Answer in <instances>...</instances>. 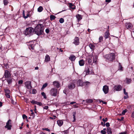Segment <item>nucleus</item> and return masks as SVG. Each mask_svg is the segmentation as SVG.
I'll return each instance as SVG.
<instances>
[{
    "instance_id": "nucleus-1",
    "label": "nucleus",
    "mask_w": 134,
    "mask_h": 134,
    "mask_svg": "<svg viewBox=\"0 0 134 134\" xmlns=\"http://www.w3.org/2000/svg\"><path fill=\"white\" fill-rule=\"evenodd\" d=\"M44 29V27L42 24H39L35 27L34 29V32L38 35L42 34Z\"/></svg>"
},
{
    "instance_id": "nucleus-59",
    "label": "nucleus",
    "mask_w": 134,
    "mask_h": 134,
    "mask_svg": "<svg viewBox=\"0 0 134 134\" xmlns=\"http://www.w3.org/2000/svg\"><path fill=\"white\" fill-rule=\"evenodd\" d=\"M23 16L24 17V16H25V12H24V10H23Z\"/></svg>"
},
{
    "instance_id": "nucleus-5",
    "label": "nucleus",
    "mask_w": 134,
    "mask_h": 134,
    "mask_svg": "<svg viewBox=\"0 0 134 134\" xmlns=\"http://www.w3.org/2000/svg\"><path fill=\"white\" fill-rule=\"evenodd\" d=\"M11 121L10 120H9L6 123V124L5 127V128H7L8 130H10L12 127V125L11 123Z\"/></svg>"
},
{
    "instance_id": "nucleus-60",
    "label": "nucleus",
    "mask_w": 134,
    "mask_h": 134,
    "mask_svg": "<svg viewBox=\"0 0 134 134\" xmlns=\"http://www.w3.org/2000/svg\"><path fill=\"white\" fill-rule=\"evenodd\" d=\"M131 116L132 118H134V111L132 114Z\"/></svg>"
},
{
    "instance_id": "nucleus-6",
    "label": "nucleus",
    "mask_w": 134,
    "mask_h": 134,
    "mask_svg": "<svg viewBox=\"0 0 134 134\" xmlns=\"http://www.w3.org/2000/svg\"><path fill=\"white\" fill-rule=\"evenodd\" d=\"M11 75L9 71L7 70L5 71L4 76L5 78L9 77L11 76Z\"/></svg>"
},
{
    "instance_id": "nucleus-61",
    "label": "nucleus",
    "mask_w": 134,
    "mask_h": 134,
    "mask_svg": "<svg viewBox=\"0 0 134 134\" xmlns=\"http://www.w3.org/2000/svg\"><path fill=\"white\" fill-rule=\"evenodd\" d=\"M120 134H127V133L126 132H124L121 133H120Z\"/></svg>"
},
{
    "instance_id": "nucleus-45",
    "label": "nucleus",
    "mask_w": 134,
    "mask_h": 134,
    "mask_svg": "<svg viewBox=\"0 0 134 134\" xmlns=\"http://www.w3.org/2000/svg\"><path fill=\"white\" fill-rule=\"evenodd\" d=\"M89 69H88L86 71V74L87 75H88L89 74Z\"/></svg>"
},
{
    "instance_id": "nucleus-37",
    "label": "nucleus",
    "mask_w": 134,
    "mask_h": 134,
    "mask_svg": "<svg viewBox=\"0 0 134 134\" xmlns=\"http://www.w3.org/2000/svg\"><path fill=\"white\" fill-rule=\"evenodd\" d=\"M3 2L5 5H6L8 3V1L7 0H4Z\"/></svg>"
},
{
    "instance_id": "nucleus-20",
    "label": "nucleus",
    "mask_w": 134,
    "mask_h": 134,
    "mask_svg": "<svg viewBox=\"0 0 134 134\" xmlns=\"http://www.w3.org/2000/svg\"><path fill=\"white\" fill-rule=\"evenodd\" d=\"M57 123L58 125L60 127L62 125L63 122L62 120H58L57 121Z\"/></svg>"
},
{
    "instance_id": "nucleus-38",
    "label": "nucleus",
    "mask_w": 134,
    "mask_h": 134,
    "mask_svg": "<svg viewBox=\"0 0 134 134\" xmlns=\"http://www.w3.org/2000/svg\"><path fill=\"white\" fill-rule=\"evenodd\" d=\"M87 60L88 63L89 64L91 63L92 61L91 59L90 58L88 59Z\"/></svg>"
},
{
    "instance_id": "nucleus-21",
    "label": "nucleus",
    "mask_w": 134,
    "mask_h": 134,
    "mask_svg": "<svg viewBox=\"0 0 134 134\" xmlns=\"http://www.w3.org/2000/svg\"><path fill=\"white\" fill-rule=\"evenodd\" d=\"M79 64L80 66H83L85 64V62L83 60H81L79 62Z\"/></svg>"
},
{
    "instance_id": "nucleus-26",
    "label": "nucleus",
    "mask_w": 134,
    "mask_h": 134,
    "mask_svg": "<svg viewBox=\"0 0 134 134\" xmlns=\"http://www.w3.org/2000/svg\"><path fill=\"white\" fill-rule=\"evenodd\" d=\"M69 4V7L70 8H71L72 9H75V7L74 5H73L71 3H70Z\"/></svg>"
},
{
    "instance_id": "nucleus-7",
    "label": "nucleus",
    "mask_w": 134,
    "mask_h": 134,
    "mask_svg": "<svg viewBox=\"0 0 134 134\" xmlns=\"http://www.w3.org/2000/svg\"><path fill=\"white\" fill-rule=\"evenodd\" d=\"M28 46H29V48L30 50H34V44L32 41H31L30 42H29L27 44Z\"/></svg>"
},
{
    "instance_id": "nucleus-39",
    "label": "nucleus",
    "mask_w": 134,
    "mask_h": 134,
    "mask_svg": "<svg viewBox=\"0 0 134 134\" xmlns=\"http://www.w3.org/2000/svg\"><path fill=\"white\" fill-rule=\"evenodd\" d=\"M103 38L102 36L99 37V42H101L103 40Z\"/></svg>"
},
{
    "instance_id": "nucleus-43",
    "label": "nucleus",
    "mask_w": 134,
    "mask_h": 134,
    "mask_svg": "<svg viewBox=\"0 0 134 134\" xmlns=\"http://www.w3.org/2000/svg\"><path fill=\"white\" fill-rule=\"evenodd\" d=\"M36 104L37 105H39V106H41L42 105V103L41 102H37Z\"/></svg>"
},
{
    "instance_id": "nucleus-62",
    "label": "nucleus",
    "mask_w": 134,
    "mask_h": 134,
    "mask_svg": "<svg viewBox=\"0 0 134 134\" xmlns=\"http://www.w3.org/2000/svg\"><path fill=\"white\" fill-rule=\"evenodd\" d=\"M74 107L75 108H77L78 107V106L77 105H76V104H74L73 105Z\"/></svg>"
},
{
    "instance_id": "nucleus-44",
    "label": "nucleus",
    "mask_w": 134,
    "mask_h": 134,
    "mask_svg": "<svg viewBox=\"0 0 134 134\" xmlns=\"http://www.w3.org/2000/svg\"><path fill=\"white\" fill-rule=\"evenodd\" d=\"M123 90L124 93L125 95H128L127 93L126 92V90L125 88L123 89Z\"/></svg>"
},
{
    "instance_id": "nucleus-32",
    "label": "nucleus",
    "mask_w": 134,
    "mask_h": 134,
    "mask_svg": "<svg viewBox=\"0 0 134 134\" xmlns=\"http://www.w3.org/2000/svg\"><path fill=\"white\" fill-rule=\"evenodd\" d=\"M126 83H127V84H129L131 82V79H126Z\"/></svg>"
},
{
    "instance_id": "nucleus-29",
    "label": "nucleus",
    "mask_w": 134,
    "mask_h": 134,
    "mask_svg": "<svg viewBox=\"0 0 134 134\" xmlns=\"http://www.w3.org/2000/svg\"><path fill=\"white\" fill-rule=\"evenodd\" d=\"M86 102L87 103H91L93 102V100L91 99H87L86 100Z\"/></svg>"
},
{
    "instance_id": "nucleus-24",
    "label": "nucleus",
    "mask_w": 134,
    "mask_h": 134,
    "mask_svg": "<svg viewBox=\"0 0 134 134\" xmlns=\"http://www.w3.org/2000/svg\"><path fill=\"white\" fill-rule=\"evenodd\" d=\"M107 133L108 134H112L111 129L110 128L108 127L107 128Z\"/></svg>"
},
{
    "instance_id": "nucleus-12",
    "label": "nucleus",
    "mask_w": 134,
    "mask_h": 134,
    "mask_svg": "<svg viewBox=\"0 0 134 134\" xmlns=\"http://www.w3.org/2000/svg\"><path fill=\"white\" fill-rule=\"evenodd\" d=\"M93 63H95V64H97V62L98 56L96 55L93 56Z\"/></svg>"
},
{
    "instance_id": "nucleus-34",
    "label": "nucleus",
    "mask_w": 134,
    "mask_h": 134,
    "mask_svg": "<svg viewBox=\"0 0 134 134\" xmlns=\"http://www.w3.org/2000/svg\"><path fill=\"white\" fill-rule=\"evenodd\" d=\"M41 94L43 97L45 99L47 98V97L45 93L44 92H42L41 93Z\"/></svg>"
},
{
    "instance_id": "nucleus-36",
    "label": "nucleus",
    "mask_w": 134,
    "mask_h": 134,
    "mask_svg": "<svg viewBox=\"0 0 134 134\" xmlns=\"http://www.w3.org/2000/svg\"><path fill=\"white\" fill-rule=\"evenodd\" d=\"M64 20L62 18H60L59 20L60 23H62L64 22Z\"/></svg>"
},
{
    "instance_id": "nucleus-52",
    "label": "nucleus",
    "mask_w": 134,
    "mask_h": 134,
    "mask_svg": "<svg viewBox=\"0 0 134 134\" xmlns=\"http://www.w3.org/2000/svg\"><path fill=\"white\" fill-rule=\"evenodd\" d=\"M105 125L107 127H108L110 126L109 123V122H107L106 123Z\"/></svg>"
},
{
    "instance_id": "nucleus-48",
    "label": "nucleus",
    "mask_w": 134,
    "mask_h": 134,
    "mask_svg": "<svg viewBox=\"0 0 134 134\" xmlns=\"http://www.w3.org/2000/svg\"><path fill=\"white\" fill-rule=\"evenodd\" d=\"M29 16V13H27V14H26V16H24V18L25 19H26V18H27Z\"/></svg>"
},
{
    "instance_id": "nucleus-8",
    "label": "nucleus",
    "mask_w": 134,
    "mask_h": 134,
    "mask_svg": "<svg viewBox=\"0 0 134 134\" xmlns=\"http://www.w3.org/2000/svg\"><path fill=\"white\" fill-rule=\"evenodd\" d=\"M25 85L26 87L28 89H30L32 88L31 85V82L28 81L26 82L25 83Z\"/></svg>"
},
{
    "instance_id": "nucleus-15",
    "label": "nucleus",
    "mask_w": 134,
    "mask_h": 134,
    "mask_svg": "<svg viewBox=\"0 0 134 134\" xmlns=\"http://www.w3.org/2000/svg\"><path fill=\"white\" fill-rule=\"evenodd\" d=\"M78 86H82L83 85V82L80 80H79L77 82Z\"/></svg>"
},
{
    "instance_id": "nucleus-28",
    "label": "nucleus",
    "mask_w": 134,
    "mask_h": 134,
    "mask_svg": "<svg viewBox=\"0 0 134 134\" xmlns=\"http://www.w3.org/2000/svg\"><path fill=\"white\" fill-rule=\"evenodd\" d=\"M43 8L42 6H40L37 9L38 11L41 12L43 10Z\"/></svg>"
},
{
    "instance_id": "nucleus-2",
    "label": "nucleus",
    "mask_w": 134,
    "mask_h": 134,
    "mask_svg": "<svg viewBox=\"0 0 134 134\" xmlns=\"http://www.w3.org/2000/svg\"><path fill=\"white\" fill-rule=\"evenodd\" d=\"M34 31V29L32 27H29L27 28L25 32V34L26 35H32Z\"/></svg>"
},
{
    "instance_id": "nucleus-17",
    "label": "nucleus",
    "mask_w": 134,
    "mask_h": 134,
    "mask_svg": "<svg viewBox=\"0 0 134 134\" xmlns=\"http://www.w3.org/2000/svg\"><path fill=\"white\" fill-rule=\"evenodd\" d=\"M110 34L109 32V31L107 30L104 34V37L105 38H109V36Z\"/></svg>"
},
{
    "instance_id": "nucleus-4",
    "label": "nucleus",
    "mask_w": 134,
    "mask_h": 134,
    "mask_svg": "<svg viewBox=\"0 0 134 134\" xmlns=\"http://www.w3.org/2000/svg\"><path fill=\"white\" fill-rule=\"evenodd\" d=\"M50 93L52 96H56L58 94L57 89L56 88L52 89L50 91Z\"/></svg>"
},
{
    "instance_id": "nucleus-18",
    "label": "nucleus",
    "mask_w": 134,
    "mask_h": 134,
    "mask_svg": "<svg viewBox=\"0 0 134 134\" xmlns=\"http://www.w3.org/2000/svg\"><path fill=\"white\" fill-rule=\"evenodd\" d=\"M53 84L54 86H55L57 88H58L60 87V84L59 83L58 81H55L53 82Z\"/></svg>"
},
{
    "instance_id": "nucleus-16",
    "label": "nucleus",
    "mask_w": 134,
    "mask_h": 134,
    "mask_svg": "<svg viewBox=\"0 0 134 134\" xmlns=\"http://www.w3.org/2000/svg\"><path fill=\"white\" fill-rule=\"evenodd\" d=\"M7 78V79L6 80L8 82V84H11L12 82V78L10 77H9Z\"/></svg>"
},
{
    "instance_id": "nucleus-54",
    "label": "nucleus",
    "mask_w": 134,
    "mask_h": 134,
    "mask_svg": "<svg viewBox=\"0 0 134 134\" xmlns=\"http://www.w3.org/2000/svg\"><path fill=\"white\" fill-rule=\"evenodd\" d=\"M23 83V81L22 80H19L18 82L19 84H22Z\"/></svg>"
},
{
    "instance_id": "nucleus-25",
    "label": "nucleus",
    "mask_w": 134,
    "mask_h": 134,
    "mask_svg": "<svg viewBox=\"0 0 134 134\" xmlns=\"http://www.w3.org/2000/svg\"><path fill=\"white\" fill-rule=\"evenodd\" d=\"M76 112H74L73 113V118H74V120L72 121L73 122H75V120H76V119H75L76 116L75 115H76Z\"/></svg>"
},
{
    "instance_id": "nucleus-55",
    "label": "nucleus",
    "mask_w": 134,
    "mask_h": 134,
    "mask_svg": "<svg viewBox=\"0 0 134 134\" xmlns=\"http://www.w3.org/2000/svg\"><path fill=\"white\" fill-rule=\"evenodd\" d=\"M46 32L47 33H48L49 32V29H46Z\"/></svg>"
},
{
    "instance_id": "nucleus-58",
    "label": "nucleus",
    "mask_w": 134,
    "mask_h": 134,
    "mask_svg": "<svg viewBox=\"0 0 134 134\" xmlns=\"http://www.w3.org/2000/svg\"><path fill=\"white\" fill-rule=\"evenodd\" d=\"M126 96H124V98L125 99H126L128 98L129 96L128 95H126Z\"/></svg>"
},
{
    "instance_id": "nucleus-63",
    "label": "nucleus",
    "mask_w": 134,
    "mask_h": 134,
    "mask_svg": "<svg viewBox=\"0 0 134 134\" xmlns=\"http://www.w3.org/2000/svg\"><path fill=\"white\" fill-rule=\"evenodd\" d=\"M111 1V0H106L105 2H106L109 3Z\"/></svg>"
},
{
    "instance_id": "nucleus-41",
    "label": "nucleus",
    "mask_w": 134,
    "mask_h": 134,
    "mask_svg": "<svg viewBox=\"0 0 134 134\" xmlns=\"http://www.w3.org/2000/svg\"><path fill=\"white\" fill-rule=\"evenodd\" d=\"M31 102L33 104H36L37 102L35 100H32Z\"/></svg>"
},
{
    "instance_id": "nucleus-49",
    "label": "nucleus",
    "mask_w": 134,
    "mask_h": 134,
    "mask_svg": "<svg viewBox=\"0 0 134 134\" xmlns=\"http://www.w3.org/2000/svg\"><path fill=\"white\" fill-rule=\"evenodd\" d=\"M23 119H24L25 118H27V117L25 114H24L23 115Z\"/></svg>"
},
{
    "instance_id": "nucleus-57",
    "label": "nucleus",
    "mask_w": 134,
    "mask_h": 134,
    "mask_svg": "<svg viewBox=\"0 0 134 134\" xmlns=\"http://www.w3.org/2000/svg\"><path fill=\"white\" fill-rule=\"evenodd\" d=\"M124 119V118L123 117H122L121 118V119H118V120H119V121H121L122 120H123V119Z\"/></svg>"
},
{
    "instance_id": "nucleus-31",
    "label": "nucleus",
    "mask_w": 134,
    "mask_h": 134,
    "mask_svg": "<svg viewBox=\"0 0 134 134\" xmlns=\"http://www.w3.org/2000/svg\"><path fill=\"white\" fill-rule=\"evenodd\" d=\"M50 19L51 20H54L56 18V17L53 15H51L50 16Z\"/></svg>"
},
{
    "instance_id": "nucleus-46",
    "label": "nucleus",
    "mask_w": 134,
    "mask_h": 134,
    "mask_svg": "<svg viewBox=\"0 0 134 134\" xmlns=\"http://www.w3.org/2000/svg\"><path fill=\"white\" fill-rule=\"evenodd\" d=\"M101 132L102 134H105L106 133V132H105V131L103 130L101 131Z\"/></svg>"
},
{
    "instance_id": "nucleus-50",
    "label": "nucleus",
    "mask_w": 134,
    "mask_h": 134,
    "mask_svg": "<svg viewBox=\"0 0 134 134\" xmlns=\"http://www.w3.org/2000/svg\"><path fill=\"white\" fill-rule=\"evenodd\" d=\"M5 95L6 96V97L8 98H9L10 97V96L9 95V94H5Z\"/></svg>"
},
{
    "instance_id": "nucleus-9",
    "label": "nucleus",
    "mask_w": 134,
    "mask_h": 134,
    "mask_svg": "<svg viewBox=\"0 0 134 134\" xmlns=\"http://www.w3.org/2000/svg\"><path fill=\"white\" fill-rule=\"evenodd\" d=\"M103 90L105 94H106L108 93L109 90V87L107 85L103 86Z\"/></svg>"
},
{
    "instance_id": "nucleus-10",
    "label": "nucleus",
    "mask_w": 134,
    "mask_h": 134,
    "mask_svg": "<svg viewBox=\"0 0 134 134\" xmlns=\"http://www.w3.org/2000/svg\"><path fill=\"white\" fill-rule=\"evenodd\" d=\"M122 87L120 85L115 86L114 87V90L117 91H119L121 90Z\"/></svg>"
},
{
    "instance_id": "nucleus-3",
    "label": "nucleus",
    "mask_w": 134,
    "mask_h": 134,
    "mask_svg": "<svg viewBox=\"0 0 134 134\" xmlns=\"http://www.w3.org/2000/svg\"><path fill=\"white\" fill-rule=\"evenodd\" d=\"M105 58L109 61H113L115 58V54L114 53H111L105 56Z\"/></svg>"
},
{
    "instance_id": "nucleus-35",
    "label": "nucleus",
    "mask_w": 134,
    "mask_h": 134,
    "mask_svg": "<svg viewBox=\"0 0 134 134\" xmlns=\"http://www.w3.org/2000/svg\"><path fill=\"white\" fill-rule=\"evenodd\" d=\"M90 84V82L88 81H86V82H83V85H84L85 86L88 85H89Z\"/></svg>"
},
{
    "instance_id": "nucleus-19",
    "label": "nucleus",
    "mask_w": 134,
    "mask_h": 134,
    "mask_svg": "<svg viewBox=\"0 0 134 134\" xmlns=\"http://www.w3.org/2000/svg\"><path fill=\"white\" fill-rule=\"evenodd\" d=\"M50 60V58L49 56L48 55H46L45 56L44 61L46 62H48Z\"/></svg>"
},
{
    "instance_id": "nucleus-13",
    "label": "nucleus",
    "mask_w": 134,
    "mask_h": 134,
    "mask_svg": "<svg viewBox=\"0 0 134 134\" xmlns=\"http://www.w3.org/2000/svg\"><path fill=\"white\" fill-rule=\"evenodd\" d=\"M73 43L76 45H77L79 44V38L78 37H76L75 38Z\"/></svg>"
},
{
    "instance_id": "nucleus-11",
    "label": "nucleus",
    "mask_w": 134,
    "mask_h": 134,
    "mask_svg": "<svg viewBox=\"0 0 134 134\" xmlns=\"http://www.w3.org/2000/svg\"><path fill=\"white\" fill-rule=\"evenodd\" d=\"M125 26L127 29H131L133 26L132 24L130 23H126L125 24Z\"/></svg>"
},
{
    "instance_id": "nucleus-53",
    "label": "nucleus",
    "mask_w": 134,
    "mask_h": 134,
    "mask_svg": "<svg viewBox=\"0 0 134 134\" xmlns=\"http://www.w3.org/2000/svg\"><path fill=\"white\" fill-rule=\"evenodd\" d=\"M43 108L44 109L47 110L48 108V107L47 106H46Z\"/></svg>"
},
{
    "instance_id": "nucleus-22",
    "label": "nucleus",
    "mask_w": 134,
    "mask_h": 134,
    "mask_svg": "<svg viewBox=\"0 0 134 134\" xmlns=\"http://www.w3.org/2000/svg\"><path fill=\"white\" fill-rule=\"evenodd\" d=\"M76 17L78 20V21H80L82 19V16L81 15L78 14L76 15Z\"/></svg>"
},
{
    "instance_id": "nucleus-56",
    "label": "nucleus",
    "mask_w": 134,
    "mask_h": 134,
    "mask_svg": "<svg viewBox=\"0 0 134 134\" xmlns=\"http://www.w3.org/2000/svg\"><path fill=\"white\" fill-rule=\"evenodd\" d=\"M42 129L43 130H46L48 131H49L50 130L49 129H48V128H43Z\"/></svg>"
},
{
    "instance_id": "nucleus-42",
    "label": "nucleus",
    "mask_w": 134,
    "mask_h": 134,
    "mask_svg": "<svg viewBox=\"0 0 134 134\" xmlns=\"http://www.w3.org/2000/svg\"><path fill=\"white\" fill-rule=\"evenodd\" d=\"M37 92L36 90L35 89H33L32 90V93L33 94H35Z\"/></svg>"
},
{
    "instance_id": "nucleus-30",
    "label": "nucleus",
    "mask_w": 134,
    "mask_h": 134,
    "mask_svg": "<svg viewBox=\"0 0 134 134\" xmlns=\"http://www.w3.org/2000/svg\"><path fill=\"white\" fill-rule=\"evenodd\" d=\"M5 92V94H10V91L8 89L4 90Z\"/></svg>"
},
{
    "instance_id": "nucleus-51",
    "label": "nucleus",
    "mask_w": 134,
    "mask_h": 134,
    "mask_svg": "<svg viewBox=\"0 0 134 134\" xmlns=\"http://www.w3.org/2000/svg\"><path fill=\"white\" fill-rule=\"evenodd\" d=\"M100 102H102V103L104 104H107V102H104L103 100H100L99 101Z\"/></svg>"
},
{
    "instance_id": "nucleus-33",
    "label": "nucleus",
    "mask_w": 134,
    "mask_h": 134,
    "mask_svg": "<svg viewBox=\"0 0 134 134\" xmlns=\"http://www.w3.org/2000/svg\"><path fill=\"white\" fill-rule=\"evenodd\" d=\"M48 84L47 83H46L44 84L43 85L42 87L41 88V89L42 90L44 89L45 87L47 86Z\"/></svg>"
},
{
    "instance_id": "nucleus-14",
    "label": "nucleus",
    "mask_w": 134,
    "mask_h": 134,
    "mask_svg": "<svg viewBox=\"0 0 134 134\" xmlns=\"http://www.w3.org/2000/svg\"><path fill=\"white\" fill-rule=\"evenodd\" d=\"M68 87L69 89H73L75 87V85L73 83H70L68 85Z\"/></svg>"
},
{
    "instance_id": "nucleus-40",
    "label": "nucleus",
    "mask_w": 134,
    "mask_h": 134,
    "mask_svg": "<svg viewBox=\"0 0 134 134\" xmlns=\"http://www.w3.org/2000/svg\"><path fill=\"white\" fill-rule=\"evenodd\" d=\"M127 109H125L122 112V115H124L127 112Z\"/></svg>"
},
{
    "instance_id": "nucleus-47",
    "label": "nucleus",
    "mask_w": 134,
    "mask_h": 134,
    "mask_svg": "<svg viewBox=\"0 0 134 134\" xmlns=\"http://www.w3.org/2000/svg\"><path fill=\"white\" fill-rule=\"evenodd\" d=\"M108 119L107 118H105V119L103 118L102 119V120L104 122H106L107 121Z\"/></svg>"
},
{
    "instance_id": "nucleus-23",
    "label": "nucleus",
    "mask_w": 134,
    "mask_h": 134,
    "mask_svg": "<svg viewBox=\"0 0 134 134\" xmlns=\"http://www.w3.org/2000/svg\"><path fill=\"white\" fill-rule=\"evenodd\" d=\"M76 58L75 57L74 55H71L70 57V59L71 61H74Z\"/></svg>"
},
{
    "instance_id": "nucleus-27",
    "label": "nucleus",
    "mask_w": 134,
    "mask_h": 134,
    "mask_svg": "<svg viewBox=\"0 0 134 134\" xmlns=\"http://www.w3.org/2000/svg\"><path fill=\"white\" fill-rule=\"evenodd\" d=\"M89 46L90 48L92 49H93L94 48V46L92 44H90Z\"/></svg>"
},
{
    "instance_id": "nucleus-64",
    "label": "nucleus",
    "mask_w": 134,
    "mask_h": 134,
    "mask_svg": "<svg viewBox=\"0 0 134 134\" xmlns=\"http://www.w3.org/2000/svg\"><path fill=\"white\" fill-rule=\"evenodd\" d=\"M76 103V102H71L70 103V104H72L74 103Z\"/></svg>"
}]
</instances>
